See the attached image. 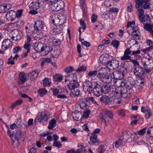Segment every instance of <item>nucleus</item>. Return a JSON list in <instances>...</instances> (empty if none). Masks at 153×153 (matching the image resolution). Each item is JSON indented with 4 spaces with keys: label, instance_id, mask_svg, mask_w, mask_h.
<instances>
[{
    "label": "nucleus",
    "instance_id": "6ab92c4d",
    "mask_svg": "<svg viewBox=\"0 0 153 153\" xmlns=\"http://www.w3.org/2000/svg\"><path fill=\"white\" fill-rule=\"evenodd\" d=\"M68 87L69 89L71 90L73 89L77 88L79 86V82L77 80H74L72 82H70L68 84H67Z\"/></svg>",
    "mask_w": 153,
    "mask_h": 153
},
{
    "label": "nucleus",
    "instance_id": "79ce46f5",
    "mask_svg": "<svg viewBox=\"0 0 153 153\" xmlns=\"http://www.w3.org/2000/svg\"><path fill=\"white\" fill-rule=\"evenodd\" d=\"M112 61V66L114 68H117L119 67V61L117 60H113Z\"/></svg>",
    "mask_w": 153,
    "mask_h": 153
},
{
    "label": "nucleus",
    "instance_id": "13d9d810",
    "mask_svg": "<svg viewBox=\"0 0 153 153\" xmlns=\"http://www.w3.org/2000/svg\"><path fill=\"white\" fill-rule=\"evenodd\" d=\"M87 100L88 102L89 101H90L91 102L94 104L98 105V104L97 102L95 100L94 98L92 97H88L87 98Z\"/></svg>",
    "mask_w": 153,
    "mask_h": 153
},
{
    "label": "nucleus",
    "instance_id": "1a4fd4ad",
    "mask_svg": "<svg viewBox=\"0 0 153 153\" xmlns=\"http://www.w3.org/2000/svg\"><path fill=\"white\" fill-rule=\"evenodd\" d=\"M65 5L63 1H58L51 4V8L53 11H59L63 9Z\"/></svg>",
    "mask_w": 153,
    "mask_h": 153
},
{
    "label": "nucleus",
    "instance_id": "f257e3e1",
    "mask_svg": "<svg viewBox=\"0 0 153 153\" xmlns=\"http://www.w3.org/2000/svg\"><path fill=\"white\" fill-rule=\"evenodd\" d=\"M111 86L107 84H104L101 86L97 83L96 86L94 88L95 95L98 97L102 95V94H107L111 91Z\"/></svg>",
    "mask_w": 153,
    "mask_h": 153
},
{
    "label": "nucleus",
    "instance_id": "680f3d73",
    "mask_svg": "<svg viewBox=\"0 0 153 153\" xmlns=\"http://www.w3.org/2000/svg\"><path fill=\"white\" fill-rule=\"evenodd\" d=\"M16 124V126L19 128H21L22 126V125L21 120L20 119H17Z\"/></svg>",
    "mask_w": 153,
    "mask_h": 153
},
{
    "label": "nucleus",
    "instance_id": "7ed1b4c3",
    "mask_svg": "<svg viewBox=\"0 0 153 153\" xmlns=\"http://www.w3.org/2000/svg\"><path fill=\"white\" fill-rule=\"evenodd\" d=\"M104 115L102 113L100 114V118L102 120V121L105 123L106 125H108L109 124L110 122L108 119L106 118V116L110 119H112L113 118V114L111 111L108 110L104 112Z\"/></svg>",
    "mask_w": 153,
    "mask_h": 153
},
{
    "label": "nucleus",
    "instance_id": "c85d7f7f",
    "mask_svg": "<svg viewBox=\"0 0 153 153\" xmlns=\"http://www.w3.org/2000/svg\"><path fill=\"white\" fill-rule=\"evenodd\" d=\"M105 68H102L101 69H100L97 75L98 77L101 80L104 77H106V76L108 75V74L106 72H101L100 71H101L102 69L105 70Z\"/></svg>",
    "mask_w": 153,
    "mask_h": 153
},
{
    "label": "nucleus",
    "instance_id": "f704fd0d",
    "mask_svg": "<svg viewBox=\"0 0 153 153\" xmlns=\"http://www.w3.org/2000/svg\"><path fill=\"white\" fill-rule=\"evenodd\" d=\"M59 27H56L53 28L52 30V33L53 35H56L61 33V30Z\"/></svg>",
    "mask_w": 153,
    "mask_h": 153
},
{
    "label": "nucleus",
    "instance_id": "09e8293b",
    "mask_svg": "<svg viewBox=\"0 0 153 153\" xmlns=\"http://www.w3.org/2000/svg\"><path fill=\"white\" fill-rule=\"evenodd\" d=\"M146 111L145 116L146 118L148 119L152 114L151 110L149 107L146 109Z\"/></svg>",
    "mask_w": 153,
    "mask_h": 153
},
{
    "label": "nucleus",
    "instance_id": "b1692460",
    "mask_svg": "<svg viewBox=\"0 0 153 153\" xmlns=\"http://www.w3.org/2000/svg\"><path fill=\"white\" fill-rule=\"evenodd\" d=\"M44 45V44L41 43L36 44L34 47V49L35 51L37 52H42Z\"/></svg>",
    "mask_w": 153,
    "mask_h": 153
},
{
    "label": "nucleus",
    "instance_id": "aec40b11",
    "mask_svg": "<svg viewBox=\"0 0 153 153\" xmlns=\"http://www.w3.org/2000/svg\"><path fill=\"white\" fill-rule=\"evenodd\" d=\"M113 82L114 85L117 88L125 87L124 80L123 81L121 79H113Z\"/></svg>",
    "mask_w": 153,
    "mask_h": 153
},
{
    "label": "nucleus",
    "instance_id": "5701e85b",
    "mask_svg": "<svg viewBox=\"0 0 153 153\" xmlns=\"http://www.w3.org/2000/svg\"><path fill=\"white\" fill-rule=\"evenodd\" d=\"M71 90L72 91L70 94L71 96L72 97H78L82 94L80 91L77 88L73 89Z\"/></svg>",
    "mask_w": 153,
    "mask_h": 153
},
{
    "label": "nucleus",
    "instance_id": "5fc2aeb1",
    "mask_svg": "<svg viewBox=\"0 0 153 153\" xmlns=\"http://www.w3.org/2000/svg\"><path fill=\"white\" fill-rule=\"evenodd\" d=\"M91 111L89 110H87L84 111L82 117L83 118H87L88 117Z\"/></svg>",
    "mask_w": 153,
    "mask_h": 153
},
{
    "label": "nucleus",
    "instance_id": "a878e982",
    "mask_svg": "<svg viewBox=\"0 0 153 153\" xmlns=\"http://www.w3.org/2000/svg\"><path fill=\"white\" fill-rule=\"evenodd\" d=\"M53 19L52 20V23L55 25L57 26L59 25V26H60L62 25L61 24H59L60 22V19L58 17V15H54L53 16Z\"/></svg>",
    "mask_w": 153,
    "mask_h": 153
},
{
    "label": "nucleus",
    "instance_id": "39448f33",
    "mask_svg": "<svg viewBox=\"0 0 153 153\" xmlns=\"http://www.w3.org/2000/svg\"><path fill=\"white\" fill-rule=\"evenodd\" d=\"M96 86V84L93 88V85L92 82L89 81H86L82 85L83 89L85 91L88 92L89 94H91L93 91L94 94L95 95L94 92V88Z\"/></svg>",
    "mask_w": 153,
    "mask_h": 153
},
{
    "label": "nucleus",
    "instance_id": "e2e57ef3",
    "mask_svg": "<svg viewBox=\"0 0 153 153\" xmlns=\"http://www.w3.org/2000/svg\"><path fill=\"white\" fill-rule=\"evenodd\" d=\"M79 22L81 25L82 26L81 27L82 28L83 31H84L86 29V25L85 24L84 21L82 19H80L79 20Z\"/></svg>",
    "mask_w": 153,
    "mask_h": 153
},
{
    "label": "nucleus",
    "instance_id": "ea45409f",
    "mask_svg": "<svg viewBox=\"0 0 153 153\" xmlns=\"http://www.w3.org/2000/svg\"><path fill=\"white\" fill-rule=\"evenodd\" d=\"M152 67H149L147 66H144L143 69V71H144V74L150 73L152 71Z\"/></svg>",
    "mask_w": 153,
    "mask_h": 153
},
{
    "label": "nucleus",
    "instance_id": "e433bc0d",
    "mask_svg": "<svg viewBox=\"0 0 153 153\" xmlns=\"http://www.w3.org/2000/svg\"><path fill=\"white\" fill-rule=\"evenodd\" d=\"M139 19L140 22L143 23L146 21H150V18L149 15H146L140 17H139Z\"/></svg>",
    "mask_w": 153,
    "mask_h": 153
},
{
    "label": "nucleus",
    "instance_id": "9d476101",
    "mask_svg": "<svg viewBox=\"0 0 153 153\" xmlns=\"http://www.w3.org/2000/svg\"><path fill=\"white\" fill-rule=\"evenodd\" d=\"M81 108L85 110L87 109L89 107V102L87 98H84L80 99L79 103Z\"/></svg>",
    "mask_w": 153,
    "mask_h": 153
},
{
    "label": "nucleus",
    "instance_id": "4d7b16f0",
    "mask_svg": "<svg viewBox=\"0 0 153 153\" xmlns=\"http://www.w3.org/2000/svg\"><path fill=\"white\" fill-rule=\"evenodd\" d=\"M131 61L133 64L134 66V68H137L140 67L139 62L136 60L131 59Z\"/></svg>",
    "mask_w": 153,
    "mask_h": 153
},
{
    "label": "nucleus",
    "instance_id": "2eb2a0df",
    "mask_svg": "<svg viewBox=\"0 0 153 153\" xmlns=\"http://www.w3.org/2000/svg\"><path fill=\"white\" fill-rule=\"evenodd\" d=\"M144 72L143 68L140 67L137 68H134V74L136 76L140 78L141 79L144 74Z\"/></svg>",
    "mask_w": 153,
    "mask_h": 153
},
{
    "label": "nucleus",
    "instance_id": "6e6552de",
    "mask_svg": "<svg viewBox=\"0 0 153 153\" xmlns=\"http://www.w3.org/2000/svg\"><path fill=\"white\" fill-rule=\"evenodd\" d=\"M39 7V1H35L34 2H32L29 5V7L30 11L29 13L32 14L34 15L37 13L38 12L37 10Z\"/></svg>",
    "mask_w": 153,
    "mask_h": 153
},
{
    "label": "nucleus",
    "instance_id": "20e7f679",
    "mask_svg": "<svg viewBox=\"0 0 153 153\" xmlns=\"http://www.w3.org/2000/svg\"><path fill=\"white\" fill-rule=\"evenodd\" d=\"M150 1V0H135V7L138 9L139 7L141 6L145 9L151 8L150 7V4L148 3Z\"/></svg>",
    "mask_w": 153,
    "mask_h": 153
},
{
    "label": "nucleus",
    "instance_id": "4468645a",
    "mask_svg": "<svg viewBox=\"0 0 153 153\" xmlns=\"http://www.w3.org/2000/svg\"><path fill=\"white\" fill-rule=\"evenodd\" d=\"M74 80H77L76 75L74 74H71L66 76L65 79V84L67 85L71 82Z\"/></svg>",
    "mask_w": 153,
    "mask_h": 153
},
{
    "label": "nucleus",
    "instance_id": "72a5a7b5",
    "mask_svg": "<svg viewBox=\"0 0 153 153\" xmlns=\"http://www.w3.org/2000/svg\"><path fill=\"white\" fill-rule=\"evenodd\" d=\"M19 77L20 82H21V83H22L26 81V77L24 73H20L19 75ZM19 83H20V82Z\"/></svg>",
    "mask_w": 153,
    "mask_h": 153
},
{
    "label": "nucleus",
    "instance_id": "0eeeda50",
    "mask_svg": "<svg viewBox=\"0 0 153 153\" xmlns=\"http://www.w3.org/2000/svg\"><path fill=\"white\" fill-rule=\"evenodd\" d=\"M127 91L125 87H120L116 88L114 93V96L118 98L121 97H125H125V95L126 94Z\"/></svg>",
    "mask_w": 153,
    "mask_h": 153
},
{
    "label": "nucleus",
    "instance_id": "bf43d9fd",
    "mask_svg": "<svg viewBox=\"0 0 153 153\" xmlns=\"http://www.w3.org/2000/svg\"><path fill=\"white\" fill-rule=\"evenodd\" d=\"M30 44L29 43H25L23 47L24 48L27 50V53H28L30 52Z\"/></svg>",
    "mask_w": 153,
    "mask_h": 153
},
{
    "label": "nucleus",
    "instance_id": "a19ab883",
    "mask_svg": "<svg viewBox=\"0 0 153 153\" xmlns=\"http://www.w3.org/2000/svg\"><path fill=\"white\" fill-rule=\"evenodd\" d=\"M19 31L17 30H15L12 31L11 33L13 34L11 38L13 40L15 39L19 33Z\"/></svg>",
    "mask_w": 153,
    "mask_h": 153
},
{
    "label": "nucleus",
    "instance_id": "dca6fc26",
    "mask_svg": "<svg viewBox=\"0 0 153 153\" xmlns=\"http://www.w3.org/2000/svg\"><path fill=\"white\" fill-rule=\"evenodd\" d=\"M34 27L36 31H41L43 27L42 21L40 20L36 21L34 24Z\"/></svg>",
    "mask_w": 153,
    "mask_h": 153
},
{
    "label": "nucleus",
    "instance_id": "8fccbe9b",
    "mask_svg": "<svg viewBox=\"0 0 153 153\" xmlns=\"http://www.w3.org/2000/svg\"><path fill=\"white\" fill-rule=\"evenodd\" d=\"M131 57L127 54L126 53L124 52V55L121 57L120 59L122 60H129L131 59Z\"/></svg>",
    "mask_w": 153,
    "mask_h": 153
},
{
    "label": "nucleus",
    "instance_id": "4c0bfd02",
    "mask_svg": "<svg viewBox=\"0 0 153 153\" xmlns=\"http://www.w3.org/2000/svg\"><path fill=\"white\" fill-rule=\"evenodd\" d=\"M120 42L115 39L113 40L111 43V45L116 49L118 48Z\"/></svg>",
    "mask_w": 153,
    "mask_h": 153
},
{
    "label": "nucleus",
    "instance_id": "de8ad7c7",
    "mask_svg": "<svg viewBox=\"0 0 153 153\" xmlns=\"http://www.w3.org/2000/svg\"><path fill=\"white\" fill-rule=\"evenodd\" d=\"M62 76L59 74H56L53 76V79L54 80L59 82H61L62 81Z\"/></svg>",
    "mask_w": 153,
    "mask_h": 153
},
{
    "label": "nucleus",
    "instance_id": "f3484780",
    "mask_svg": "<svg viewBox=\"0 0 153 153\" xmlns=\"http://www.w3.org/2000/svg\"><path fill=\"white\" fill-rule=\"evenodd\" d=\"M110 57V55L108 54H105L102 55L99 58L100 63L104 65L108 61V58Z\"/></svg>",
    "mask_w": 153,
    "mask_h": 153
},
{
    "label": "nucleus",
    "instance_id": "412c9836",
    "mask_svg": "<svg viewBox=\"0 0 153 153\" xmlns=\"http://www.w3.org/2000/svg\"><path fill=\"white\" fill-rule=\"evenodd\" d=\"M151 58H143L141 59V62L144 66H149L151 63L153 62V60Z\"/></svg>",
    "mask_w": 153,
    "mask_h": 153
},
{
    "label": "nucleus",
    "instance_id": "6e6d98bb",
    "mask_svg": "<svg viewBox=\"0 0 153 153\" xmlns=\"http://www.w3.org/2000/svg\"><path fill=\"white\" fill-rule=\"evenodd\" d=\"M147 129L146 127H145L143 128L137 132V134L139 135H143L146 132Z\"/></svg>",
    "mask_w": 153,
    "mask_h": 153
},
{
    "label": "nucleus",
    "instance_id": "864d4df0",
    "mask_svg": "<svg viewBox=\"0 0 153 153\" xmlns=\"http://www.w3.org/2000/svg\"><path fill=\"white\" fill-rule=\"evenodd\" d=\"M86 70V67L85 66L82 65L77 68V69L76 70V71L77 72H81L82 71H85Z\"/></svg>",
    "mask_w": 153,
    "mask_h": 153
},
{
    "label": "nucleus",
    "instance_id": "052dcab7",
    "mask_svg": "<svg viewBox=\"0 0 153 153\" xmlns=\"http://www.w3.org/2000/svg\"><path fill=\"white\" fill-rule=\"evenodd\" d=\"M35 121L37 122H42V114H40L39 115H38L36 118Z\"/></svg>",
    "mask_w": 153,
    "mask_h": 153
},
{
    "label": "nucleus",
    "instance_id": "ddd939ff",
    "mask_svg": "<svg viewBox=\"0 0 153 153\" xmlns=\"http://www.w3.org/2000/svg\"><path fill=\"white\" fill-rule=\"evenodd\" d=\"M90 141V142H89V143L91 145L97 146L99 144V140L97 139V135L94 133L91 134Z\"/></svg>",
    "mask_w": 153,
    "mask_h": 153
},
{
    "label": "nucleus",
    "instance_id": "473e14b6",
    "mask_svg": "<svg viewBox=\"0 0 153 153\" xmlns=\"http://www.w3.org/2000/svg\"><path fill=\"white\" fill-rule=\"evenodd\" d=\"M43 85L44 87H49L51 84V80L48 78H45L42 80Z\"/></svg>",
    "mask_w": 153,
    "mask_h": 153
},
{
    "label": "nucleus",
    "instance_id": "58836bf2",
    "mask_svg": "<svg viewBox=\"0 0 153 153\" xmlns=\"http://www.w3.org/2000/svg\"><path fill=\"white\" fill-rule=\"evenodd\" d=\"M97 72V70L90 71L87 74V75L89 77L94 76H96Z\"/></svg>",
    "mask_w": 153,
    "mask_h": 153
},
{
    "label": "nucleus",
    "instance_id": "603ef678",
    "mask_svg": "<svg viewBox=\"0 0 153 153\" xmlns=\"http://www.w3.org/2000/svg\"><path fill=\"white\" fill-rule=\"evenodd\" d=\"M99 153H102L105 150V146L103 145H101L98 149Z\"/></svg>",
    "mask_w": 153,
    "mask_h": 153
},
{
    "label": "nucleus",
    "instance_id": "393cba45",
    "mask_svg": "<svg viewBox=\"0 0 153 153\" xmlns=\"http://www.w3.org/2000/svg\"><path fill=\"white\" fill-rule=\"evenodd\" d=\"M39 72L36 71H33L29 73L28 77L31 80H33L36 78L38 76Z\"/></svg>",
    "mask_w": 153,
    "mask_h": 153
},
{
    "label": "nucleus",
    "instance_id": "49530a36",
    "mask_svg": "<svg viewBox=\"0 0 153 153\" xmlns=\"http://www.w3.org/2000/svg\"><path fill=\"white\" fill-rule=\"evenodd\" d=\"M80 115V114L79 113H74L72 116L73 119L77 121L80 120L81 119Z\"/></svg>",
    "mask_w": 153,
    "mask_h": 153
},
{
    "label": "nucleus",
    "instance_id": "9b49d317",
    "mask_svg": "<svg viewBox=\"0 0 153 153\" xmlns=\"http://www.w3.org/2000/svg\"><path fill=\"white\" fill-rule=\"evenodd\" d=\"M111 77L113 79H121L124 78V74L121 71H114L112 73Z\"/></svg>",
    "mask_w": 153,
    "mask_h": 153
},
{
    "label": "nucleus",
    "instance_id": "bb28decb",
    "mask_svg": "<svg viewBox=\"0 0 153 153\" xmlns=\"http://www.w3.org/2000/svg\"><path fill=\"white\" fill-rule=\"evenodd\" d=\"M61 53V51L60 50L55 49L53 50L51 49V53L52 56L55 58H56L60 55Z\"/></svg>",
    "mask_w": 153,
    "mask_h": 153
},
{
    "label": "nucleus",
    "instance_id": "774afa93",
    "mask_svg": "<svg viewBox=\"0 0 153 153\" xmlns=\"http://www.w3.org/2000/svg\"><path fill=\"white\" fill-rule=\"evenodd\" d=\"M74 70V68L72 67H69L67 68L65 70V72L68 73L70 72L73 71Z\"/></svg>",
    "mask_w": 153,
    "mask_h": 153
},
{
    "label": "nucleus",
    "instance_id": "f8f14e48",
    "mask_svg": "<svg viewBox=\"0 0 153 153\" xmlns=\"http://www.w3.org/2000/svg\"><path fill=\"white\" fill-rule=\"evenodd\" d=\"M16 12L13 10L8 11L6 15V18L8 21L12 22L16 18Z\"/></svg>",
    "mask_w": 153,
    "mask_h": 153
},
{
    "label": "nucleus",
    "instance_id": "a18cd8bd",
    "mask_svg": "<svg viewBox=\"0 0 153 153\" xmlns=\"http://www.w3.org/2000/svg\"><path fill=\"white\" fill-rule=\"evenodd\" d=\"M22 102L23 101L22 100H18L12 105L11 107L13 108H14L16 106L21 105Z\"/></svg>",
    "mask_w": 153,
    "mask_h": 153
},
{
    "label": "nucleus",
    "instance_id": "3c124183",
    "mask_svg": "<svg viewBox=\"0 0 153 153\" xmlns=\"http://www.w3.org/2000/svg\"><path fill=\"white\" fill-rule=\"evenodd\" d=\"M109 76L108 74V75L106 76V77H104L101 80L102 81V82H103L104 83H107V84L108 83H109L110 82V81L108 80V79H111L109 78Z\"/></svg>",
    "mask_w": 153,
    "mask_h": 153
},
{
    "label": "nucleus",
    "instance_id": "c756f323",
    "mask_svg": "<svg viewBox=\"0 0 153 153\" xmlns=\"http://www.w3.org/2000/svg\"><path fill=\"white\" fill-rule=\"evenodd\" d=\"M125 141L123 139H119L115 142L114 146L116 148H117L119 146H123L125 144Z\"/></svg>",
    "mask_w": 153,
    "mask_h": 153
},
{
    "label": "nucleus",
    "instance_id": "c03bdc74",
    "mask_svg": "<svg viewBox=\"0 0 153 153\" xmlns=\"http://www.w3.org/2000/svg\"><path fill=\"white\" fill-rule=\"evenodd\" d=\"M31 28L30 27H29L26 26L25 27V29L27 35H31L33 33V30H31Z\"/></svg>",
    "mask_w": 153,
    "mask_h": 153
},
{
    "label": "nucleus",
    "instance_id": "a211bd4d",
    "mask_svg": "<svg viewBox=\"0 0 153 153\" xmlns=\"http://www.w3.org/2000/svg\"><path fill=\"white\" fill-rule=\"evenodd\" d=\"M11 42L10 39H5L2 43V49L4 50L7 49L9 48Z\"/></svg>",
    "mask_w": 153,
    "mask_h": 153
},
{
    "label": "nucleus",
    "instance_id": "2f4dec72",
    "mask_svg": "<svg viewBox=\"0 0 153 153\" xmlns=\"http://www.w3.org/2000/svg\"><path fill=\"white\" fill-rule=\"evenodd\" d=\"M56 125V121L54 119H51L49 122L48 128L49 129H52Z\"/></svg>",
    "mask_w": 153,
    "mask_h": 153
},
{
    "label": "nucleus",
    "instance_id": "0e129e2a",
    "mask_svg": "<svg viewBox=\"0 0 153 153\" xmlns=\"http://www.w3.org/2000/svg\"><path fill=\"white\" fill-rule=\"evenodd\" d=\"M53 145L58 148H61L62 146L61 143L59 141H55L53 144Z\"/></svg>",
    "mask_w": 153,
    "mask_h": 153
},
{
    "label": "nucleus",
    "instance_id": "cd10ccee",
    "mask_svg": "<svg viewBox=\"0 0 153 153\" xmlns=\"http://www.w3.org/2000/svg\"><path fill=\"white\" fill-rule=\"evenodd\" d=\"M153 24H145L144 28V29L149 31H150V34L153 36V30H152Z\"/></svg>",
    "mask_w": 153,
    "mask_h": 153
},
{
    "label": "nucleus",
    "instance_id": "69168bd1",
    "mask_svg": "<svg viewBox=\"0 0 153 153\" xmlns=\"http://www.w3.org/2000/svg\"><path fill=\"white\" fill-rule=\"evenodd\" d=\"M112 61H110L109 59L108 60V61L104 65L105 66L106 68H107L108 69H109V66H112Z\"/></svg>",
    "mask_w": 153,
    "mask_h": 153
},
{
    "label": "nucleus",
    "instance_id": "4be33fe9",
    "mask_svg": "<svg viewBox=\"0 0 153 153\" xmlns=\"http://www.w3.org/2000/svg\"><path fill=\"white\" fill-rule=\"evenodd\" d=\"M153 49V45H151L146 49L142 50L141 51L145 53H147L150 57L152 58V53L151 51Z\"/></svg>",
    "mask_w": 153,
    "mask_h": 153
},
{
    "label": "nucleus",
    "instance_id": "c9c22d12",
    "mask_svg": "<svg viewBox=\"0 0 153 153\" xmlns=\"http://www.w3.org/2000/svg\"><path fill=\"white\" fill-rule=\"evenodd\" d=\"M42 52L44 51L45 55H47L49 53H51V50L49 46H47L44 44Z\"/></svg>",
    "mask_w": 153,
    "mask_h": 153
},
{
    "label": "nucleus",
    "instance_id": "37998d69",
    "mask_svg": "<svg viewBox=\"0 0 153 153\" xmlns=\"http://www.w3.org/2000/svg\"><path fill=\"white\" fill-rule=\"evenodd\" d=\"M39 95L42 97L47 93V91L45 88H41L38 90Z\"/></svg>",
    "mask_w": 153,
    "mask_h": 153
},
{
    "label": "nucleus",
    "instance_id": "7c9ffc66",
    "mask_svg": "<svg viewBox=\"0 0 153 153\" xmlns=\"http://www.w3.org/2000/svg\"><path fill=\"white\" fill-rule=\"evenodd\" d=\"M100 100L101 102L106 105L108 104L110 101L109 98L105 95H103L101 97Z\"/></svg>",
    "mask_w": 153,
    "mask_h": 153
},
{
    "label": "nucleus",
    "instance_id": "423d86ee",
    "mask_svg": "<svg viewBox=\"0 0 153 153\" xmlns=\"http://www.w3.org/2000/svg\"><path fill=\"white\" fill-rule=\"evenodd\" d=\"M124 82L125 87L127 90L131 89L134 86L135 84V81L131 77L126 78L124 80Z\"/></svg>",
    "mask_w": 153,
    "mask_h": 153
},
{
    "label": "nucleus",
    "instance_id": "338daca9",
    "mask_svg": "<svg viewBox=\"0 0 153 153\" xmlns=\"http://www.w3.org/2000/svg\"><path fill=\"white\" fill-rule=\"evenodd\" d=\"M97 16L96 14H93L91 16V21L92 23L95 22L97 20Z\"/></svg>",
    "mask_w": 153,
    "mask_h": 153
},
{
    "label": "nucleus",
    "instance_id": "f03ea898",
    "mask_svg": "<svg viewBox=\"0 0 153 153\" xmlns=\"http://www.w3.org/2000/svg\"><path fill=\"white\" fill-rule=\"evenodd\" d=\"M26 137V133L21 130L17 131L15 136V140L12 139L11 142L12 144L14 147H17L19 145V140L20 139L21 140H24Z\"/></svg>",
    "mask_w": 153,
    "mask_h": 153
}]
</instances>
